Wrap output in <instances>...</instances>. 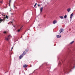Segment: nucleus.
I'll list each match as a JSON object with an SVG mask.
<instances>
[{
  "label": "nucleus",
  "mask_w": 75,
  "mask_h": 75,
  "mask_svg": "<svg viewBox=\"0 0 75 75\" xmlns=\"http://www.w3.org/2000/svg\"><path fill=\"white\" fill-rule=\"evenodd\" d=\"M10 37H11V35H8L7 38L10 39Z\"/></svg>",
  "instance_id": "nucleus-18"
},
{
  "label": "nucleus",
  "mask_w": 75,
  "mask_h": 75,
  "mask_svg": "<svg viewBox=\"0 0 75 75\" xmlns=\"http://www.w3.org/2000/svg\"><path fill=\"white\" fill-rule=\"evenodd\" d=\"M32 3H33V4H35V1H33L32 2Z\"/></svg>",
  "instance_id": "nucleus-21"
},
{
  "label": "nucleus",
  "mask_w": 75,
  "mask_h": 75,
  "mask_svg": "<svg viewBox=\"0 0 75 75\" xmlns=\"http://www.w3.org/2000/svg\"><path fill=\"white\" fill-rule=\"evenodd\" d=\"M23 68H26V67H28V65L27 64H24L23 65Z\"/></svg>",
  "instance_id": "nucleus-4"
},
{
  "label": "nucleus",
  "mask_w": 75,
  "mask_h": 75,
  "mask_svg": "<svg viewBox=\"0 0 75 75\" xmlns=\"http://www.w3.org/2000/svg\"><path fill=\"white\" fill-rule=\"evenodd\" d=\"M4 20H5V19L4 18L3 19H1V21L0 23H1V22L2 21H4Z\"/></svg>",
  "instance_id": "nucleus-11"
},
{
  "label": "nucleus",
  "mask_w": 75,
  "mask_h": 75,
  "mask_svg": "<svg viewBox=\"0 0 75 75\" xmlns=\"http://www.w3.org/2000/svg\"><path fill=\"white\" fill-rule=\"evenodd\" d=\"M6 18H8V16H7V15H6Z\"/></svg>",
  "instance_id": "nucleus-24"
},
{
  "label": "nucleus",
  "mask_w": 75,
  "mask_h": 75,
  "mask_svg": "<svg viewBox=\"0 0 75 75\" xmlns=\"http://www.w3.org/2000/svg\"><path fill=\"white\" fill-rule=\"evenodd\" d=\"M37 6V3H36L34 5L35 7V6Z\"/></svg>",
  "instance_id": "nucleus-22"
},
{
  "label": "nucleus",
  "mask_w": 75,
  "mask_h": 75,
  "mask_svg": "<svg viewBox=\"0 0 75 75\" xmlns=\"http://www.w3.org/2000/svg\"><path fill=\"white\" fill-rule=\"evenodd\" d=\"M57 38H60V37H59V35H57Z\"/></svg>",
  "instance_id": "nucleus-19"
},
{
  "label": "nucleus",
  "mask_w": 75,
  "mask_h": 75,
  "mask_svg": "<svg viewBox=\"0 0 75 75\" xmlns=\"http://www.w3.org/2000/svg\"><path fill=\"white\" fill-rule=\"evenodd\" d=\"M25 51L26 52H27L28 51V49H26L25 50Z\"/></svg>",
  "instance_id": "nucleus-15"
},
{
  "label": "nucleus",
  "mask_w": 75,
  "mask_h": 75,
  "mask_svg": "<svg viewBox=\"0 0 75 75\" xmlns=\"http://www.w3.org/2000/svg\"><path fill=\"white\" fill-rule=\"evenodd\" d=\"M8 33V32L7 31H4V32H3V34H7V33Z\"/></svg>",
  "instance_id": "nucleus-9"
},
{
  "label": "nucleus",
  "mask_w": 75,
  "mask_h": 75,
  "mask_svg": "<svg viewBox=\"0 0 75 75\" xmlns=\"http://www.w3.org/2000/svg\"><path fill=\"white\" fill-rule=\"evenodd\" d=\"M21 28H22V27L21 28L19 29L17 31V32H20V31L21 30Z\"/></svg>",
  "instance_id": "nucleus-12"
},
{
  "label": "nucleus",
  "mask_w": 75,
  "mask_h": 75,
  "mask_svg": "<svg viewBox=\"0 0 75 75\" xmlns=\"http://www.w3.org/2000/svg\"><path fill=\"white\" fill-rule=\"evenodd\" d=\"M38 7H39V6H40V5H38Z\"/></svg>",
  "instance_id": "nucleus-27"
},
{
  "label": "nucleus",
  "mask_w": 75,
  "mask_h": 75,
  "mask_svg": "<svg viewBox=\"0 0 75 75\" xmlns=\"http://www.w3.org/2000/svg\"><path fill=\"white\" fill-rule=\"evenodd\" d=\"M43 10V7H41L40 9V12H42Z\"/></svg>",
  "instance_id": "nucleus-7"
},
{
  "label": "nucleus",
  "mask_w": 75,
  "mask_h": 75,
  "mask_svg": "<svg viewBox=\"0 0 75 75\" xmlns=\"http://www.w3.org/2000/svg\"><path fill=\"white\" fill-rule=\"evenodd\" d=\"M64 31V29L62 28H61L60 29V33H61L62 32H63Z\"/></svg>",
  "instance_id": "nucleus-3"
},
{
  "label": "nucleus",
  "mask_w": 75,
  "mask_h": 75,
  "mask_svg": "<svg viewBox=\"0 0 75 75\" xmlns=\"http://www.w3.org/2000/svg\"><path fill=\"white\" fill-rule=\"evenodd\" d=\"M13 47H12L11 48V51H12V50H13Z\"/></svg>",
  "instance_id": "nucleus-25"
},
{
  "label": "nucleus",
  "mask_w": 75,
  "mask_h": 75,
  "mask_svg": "<svg viewBox=\"0 0 75 75\" xmlns=\"http://www.w3.org/2000/svg\"><path fill=\"white\" fill-rule=\"evenodd\" d=\"M10 39L8 38H5V40L6 41H8V40Z\"/></svg>",
  "instance_id": "nucleus-10"
},
{
  "label": "nucleus",
  "mask_w": 75,
  "mask_h": 75,
  "mask_svg": "<svg viewBox=\"0 0 75 75\" xmlns=\"http://www.w3.org/2000/svg\"><path fill=\"white\" fill-rule=\"evenodd\" d=\"M59 17L61 18V19H63V18H64V17L62 16H59Z\"/></svg>",
  "instance_id": "nucleus-14"
},
{
  "label": "nucleus",
  "mask_w": 75,
  "mask_h": 75,
  "mask_svg": "<svg viewBox=\"0 0 75 75\" xmlns=\"http://www.w3.org/2000/svg\"><path fill=\"white\" fill-rule=\"evenodd\" d=\"M74 67H75V66L74 67Z\"/></svg>",
  "instance_id": "nucleus-29"
},
{
  "label": "nucleus",
  "mask_w": 75,
  "mask_h": 75,
  "mask_svg": "<svg viewBox=\"0 0 75 75\" xmlns=\"http://www.w3.org/2000/svg\"><path fill=\"white\" fill-rule=\"evenodd\" d=\"M10 37H11V35H8L7 38L10 39Z\"/></svg>",
  "instance_id": "nucleus-17"
},
{
  "label": "nucleus",
  "mask_w": 75,
  "mask_h": 75,
  "mask_svg": "<svg viewBox=\"0 0 75 75\" xmlns=\"http://www.w3.org/2000/svg\"><path fill=\"white\" fill-rule=\"evenodd\" d=\"M71 11V8H69L68 9H67V11L68 13H69V11Z\"/></svg>",
  "instance_id": "nucleus-8"
},
{
  "label": "nucleus",
  "mask_w": 75,
  "mask_h": 75,
  "mask_svg": "<svg viewBox=\"0 0 75 75\" xmlns=\"http://www.w3.org/2000/svg\"><path fill=\"white\" fill-rule=\"evenodd\" d=\"M0 3H3V1H0Z\"/></svg>",
  "instance_id": "nucleus-23"
},
{
  "label": "nucleus",
  "mask_w": 75,
  "mask_h": 75,
  "mask_svg": "<svg viewBox=\"0 0 75 75\" xmlns=\"http://www.w3.org/2000/svg\"><path fill=\"white\" fill-rule=\"evenodd\" d=\"M74 15V13H72L70 16V18H72V16Z\"/></svg>",
  "instance_id": "nucleus-6"
},
{
  "label": "nucleus",
  "mask_w": 75,
  "mask_h": 75,
  "mask_svg": "<svg viewBox=\"0 0 75 75\" xmlns=\"http://www.w3.org/2000/svg\"><path fill=\"white\" fill-rule=\"evenodd\" d=\"M74 42V41H72L70 43V44H73Z\"/></svg>",
  "instance_id": "nucleus-16"
},
{
  "label": "nucleus",
  "mask_w": 75,
  "mask_h": 75,
  "mask_svg": "<svg viewBox=\"0 0 75 75\" xmlns=\"http://www.w3.org/2000/svg\"><path fill=\"white\" fill-rule=\"evenodd\" d=\"M60 37H61V36L60 35Z\"/></svg>",
  "instance_id": "nucleus-28"
},
{
  "label": "nucleus",
  "mask_w": 75,
  "mask_h": 75,
  "mask_svg": "<svg viewBox=\"0 0 75 75\" xmlns=\"http://www.w3.org/2000/svg\"><path fill=\"white\" fill-rule=\"evenodd\" d=\"M67 15H65L64 16V18H67Z\"/></svg>",
  "instance_id": "nucleus-20"
},
{
  "label": "nucleus",
  "mask_w": 75,
  "mask_h": 75,
  "mask_svg": "<svg viewBox=\"0 0 75 75\" xmlns=\"http://www.w3.org/2000/svg\"><path fill=\"white\" fill-rule=\"evenodd\" d=\"M11 0H9V5L10 6V4H11Z\"/></svg>",
  "instance_id": "nucleus-13"
},
{
  "label": "nucleus",
  "mask_w": 75,
  "mask_h": 75,
  "mask_svg": "<svg viewBox=\"0 0 75 75\" xmlns=\"http://www.w3.org/2000/svg\"><path fill=\"white\" fill-rule=\"evenodd\" d=\"M23 56L22 54L19 57V59H21L23 58Z\"/></svg>",
  "instance_id": "nucleus-1"
},
{
  "label": "nucleus",
  "mask_w": 75,
  "mask_h": 75,
  "mask_svg": "<svg viewBox=\"0 0 75 75\" xmlns=\"http://www.w3.org/2000/svg\"><path fill=\"white\" fill-rule=\"evenodd\" d=\"M57 21L55 20H54L53 22V24H56V23H57Z\"/></svg>",
  "instance_id": "nucleus-5"
},
{
  "label": "nucleus",
  "mask_w": 75,
  "mask_h": 75,
  "mask_svg": "<svg viewBox=\"0 0 75 75\" xmlns=\"http://www.w3.org/2000/svg\"><path fill=\"white\" fill-rule=\"evenodd\" d=\"M26 54V52L24 51L22 54H21L23 56H24V55H25Z\"/></svg>",
  "instance_id": "nucleus-2"
},
{
  "label": "nucleus",
  "mask_w": 75,
  "mask_h": 75,
  "mask_svg": "<svg viewBox=\"0 0 75 75\" xmlns=\"http://www.w3.org/2000/svg\"><path fill=\"white\" fill-rule=\"evenodd\" d=\"M1 18H0V21H1Z\"/></svg>",
  "instance_id": "nucleus-26"
}]
</instances>
